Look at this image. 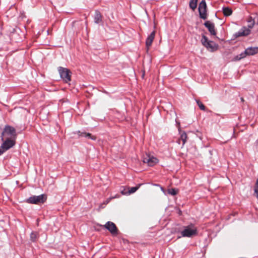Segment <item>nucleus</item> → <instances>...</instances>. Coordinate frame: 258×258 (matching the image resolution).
<instances>
[{
	"label": "nucleus",
	"mask_w": 258,
	"mask_h": 258,
	"mask_svg": "<svg viewBox=\"0 0 258 258\" xmlns=\"http://www.w3.org/2000/svg\"><path fill=\"white\" fill-rule=\"evenodd\" d=\"M2 140L5 139H13L15 140L17 138V133L15 128L9 125H6L1 135Z\"/></svg>",
	"instance_id": "nucleus-1"
},
{
	"label": "nucleus",
	"mask_w": 258,
	"mask_h": 258,
	"mask_svg": "<svg viewBox=\"0 0 258 258\" xmlns=\"http://www.w3.org/2000/svg\"><path fill=\"white\" fill-rule=\"evenodd\" d=\"M201 42L205 47L212 52L217 50L219 46L217 44L213 41L209 40L207 37L204 35H202Z\"/></svg>",
	"instance_id": "nucleus-2"
},
{
	"label": "nucleus",
	"mask_w": 258,
	"mask_h": 258,
	"mask_svg": "<svg viewBox=\"0 0 258 258\" xmlns=\"http://www.w3.org/2000/svg\"><path fill=\"white\" fill-rule=\"evenodd\" d=\"M47 197L45 194L36 196H33L26 200V202L31 204H43L47 200Z\"/></svg>",
	"instance_id": "nucleus-3"
},
{
	"label": "nucleus",
	"mask_w": 258,
	"mask_h": 258,
	"mask_svg": "<svg viewBox=\"0 0 258 258\" xmlns=\"http://www.w3.org/2000/svg\"><path fill=\"white\" fill-rule=\"evenodd\" d=\"M58 71L60 75V78L66 82L68 83L71 80L72 73L70 70L59 67L58 68Z\"/></svg>",
	"instance_id": "nucleus-4"
},
{
	"label": "nucleus",
	"mask_w": 258,
	"mask_h": 258,
	"mask_svg": "<svg viewBox=\"0 0 258 258\" xmlns=\"http://www.w3.org/2000/svg\"><path fill=\"white\" fill-rule=\"evenodd\" d=\"M181 233L183 237H192L197 234V229L194 225L191 224L184 227Z\"/></svg>",
	"instance_id": "nucleus-5"
},
{
	"label": "nucleus",
	"mask_w": 258,
	"mask_h": 258,
	"mask_svg": "<svg viewBox=\"0 0 258 258\" xmlns=\"http://www.w3.org/2000/svg\"><path fill=\"white\" fill-rule=\"evenodd\" d=\"M4 142L0 147V155L7 150L13 147L16 144V141L13 139H5Z\"/></svg>",
	"instance_id": "nucleus-6"
},
{
	"label": "nucleus",
	"mask_w": 258,
	"mask_h": 258,
	"mask_svg": "<svg viewBox=\"0 0 258 258\" xmlns=\"http://www.w3.org/2000/svg\"><path fill=\"white\" fill-rule=\"evenodd\" d=\"M199 12L200 17L204 20H206L207 18V4L205 0H203L199 6Z\"/></svg>",
	"instance_id": "nucleus-7"
},
{
	"label": "nucleus",
	"mask_w": 258,
	"mask_h": 258,
	"mask_svg": "<svg viewBox=\"0 0 258 258\" xmlns=\"http://www.w3.org/2000/svg\"><path fill=\"white\" fill-rule=\"evenodd\" d=\"M104 228L107 229L112 235H117L118 233V229L115 224L112 222L108 221L103 226Z\"/></svg>",
	"instance_id": "nucleus-8"
},
{
	"label": "nucleus",
	"mask_w": 258,
	"mask_h": 258,
	"mask_svg": "<svg viewBox=\"0 0 258 258\" xmlns=\"http://www.w3.org/2000/svg\"><path fill=\"white\" fill-rule=\"evenodd\" d=\"M204 25L208 29L211 35L215 36L217 34L216 30L214 23L210 21H206L204 23Z\"/></svg>",
	"instance_id": "nucleus-9"
},
{
	"label": "nucleus",
	"mask_w": 258,
	"mask_h": 258,
	"mask_svg": "<svg viewBox=\"0 0 258 258\" xmlns=\"http://www.w3.org/2000/svg\"><path fill=\"white\" fill-rule=\"evenodd\" d=\"M250 30L247 29L245 27H243L239 31L235 33L233 36L236 38L241 36H247L250 33Z\"/></svg>",
	"instance_id": "nucleus-10"
},
{
	"label": "nucleus",
	"mask_w": 258,
	"mask_h": 258,
	"mask_svg": "<svg viewBox=\"0 0 258 258\" xmlns=\"http://www.w3.org/2000/svg\"><path fill=\"white\" fill-rule=\"evenodd\" d=\"M155 31H153L147 37L146 41V45L148 49H149V47L151 46L152 42L155 38Z\"/></svg>",
	"instance_id": "nucleus-11"
},
{
	"label": "nucleus",
	"mask_w": 258,
	"mask_h": 258,
	"mask_svg": "<svg viewBox=\"0 0 258 258\" xmlns=\"http://www.w3.org/2000/svg\"><path fill=\"white\" fill-rule=\"evenodd\" d=\"M245 50L247 55H253L258 53V47H249Z\"/></svg>",
	"instance_id": "nucleus-12"
},
{
	"label": "nucleus",
	"mask_w": 258,
	"mask_h": 258,
	"mask_svg": "<svg viewBox=\"0 0 258 258\" xmlns=\"http://www.w3.org/2000/svg\"><path fill=\"white\" fill-rule=\"evenodd\" d=\"M102 16L98 10H96L94 15V22L96 24H100L102 22Z\"/></svg>",
	"instance_id": "nucleus-13"
},
{
	"label": "nucleus",
	"mask_w": 258,
	"mask_h": 258,
	"mask_svg": "<svg viewBox=\"0 0 258 258\" xmlns=\"http://www.w3.org/2000/svg\"><path fill=\"white\" fill-rule=\"evenodd\" d=\"M77 134L79 137H84L85 138H88L91 139L92 140H96V137L95 136H92L90 133H87L86 132H81L80 131L77 132Z\"/></svg>",
	"instance_id": "nucleus-14"
},
{
	"label": "nucleus",
	"mask_w": 258,
	"mask_h": 258,
	"mask_svg": "<svg viewBox=\"0 0 258 258\" xmlns=\"http://www.w3.org/2000/svg\"><path fill=\"white\" fill-rule=\"evenodd\" d=\"M222 11L223 15L226 17L230 16L232 13V10L228 7H223Z\"/></svg>",
	"instance_id": "nucleus-15"
},
{
	"label": "nucleus",
	"mask_w": 258,
	"mask_h": 258,
	"mask_svg": "<svg viewBox=\"0 0 258 258\" xmlns=\"http://www.w3.org/2000/svg\"><path fill=\"white\" fill-rule=\"evenodd\" d=\"M198 0H190L189 3V8L194 11L197 7Z\"/></svg>",
	"instance_id": "nucleus-16"
},
{
	"label": "nucleus",
	"mask_w": 258,
	"mask_h": 258,
	"mask_svg": "<svg viewBox=\"0 0 258 258\" xmlns=\"http://www.w3.org/2000/svg\"><path fill=\"white\" fill-rule=\"evenodd\" d=\"M146 157H144L142 161H154V159L156 160V158H154L153 156H151L149 153H146Z\"/></svg>",
	"instance_id": "nucleus-17"
},
{
	"label": "nucleus",
	"mask_w": 258,
	"mask_h": 258,
	"mask_svg": "<svg viewBox=\"0 0 258 258\" xmlns=\"http://www.w3.org/2000/svg\"><path fill=\"white\" fill-rule=\"evenodd\" d=\"M142 185V184H138L137 186L135 187H127L128 189V194H133L135 192H136L140 187V186Z\"/></svg>",
	"instance_id": "nucleus-18"
},
{
	"label": "nucleus",
	"mask_w": 258,
	"mask_h": 258,
	"mask_svg": "<svg viewBox=\"0 0 258 258\" xmlns=\"http://www.w3.org/2000/svg\"><path fill=\"white\" fill-rule=\"evenodd\" d=\"M187 139V135L185 132H183L180 135V139L179 141H181L182 142V145H184Z\"/></svg>",
	"instance_id": "nucleus-19"
},
{
	"label": "nucleus",
	"mask_w": 258,
	"mask_h": 258,
	"mask_svg": "<svg viewBox=\"0 0 258 258\" xmlns=\"http://www.w3.org/2000/svg\"><path fill=\"white\" fill-rule=\"evenodd\" d=\"M247 22L248 23V25L247 26V27H248L247 29H249L250 30V29H251L253 27V26L255 24V21L251 17H250L248 19Z\"/></svg>",
	"instance_id": "nucleus-20"
},
{
	"label": "nucleus",
	"mask_w": 258,
	"mask_h": 258,
	"mask_svg": "<svg viewBox=\"0 0 258 258\" xmlns=\"http://www.w3.org/2000/svg\"><path fill=\"white\" fill-rule=\"evenodd\" d=\"M246 55H247V54L245 53V50H244V52H241V53L240 54H239V55H236V56L234 57V60H240L241 59H242V58H243L245 57Z\"/></svg>",
	"instance_id": "nucleus-21"
},
{
	"label": "nucleus",
	"mask_w": 258,
	"mask_h": 258,
	"mask_svg": "<svg viewBox=\"0 0 258 258\" xmlns=\"http://www.w3.org/2000/svg\"><path fill=\"white\" fill-rule=\"evenodd\" d=\"M196 102H197L198 105L199 106V108H200V109H201L202 110H203V111L206 110L205 106L202 103V102L200 100H199L198 99H196Z\"/></svg>",
	"instance_id": "nucleus-22"
},
{
	"label": "nucleus",
	"mask_w": 258,
	"mask_h": 258,
	"mask_svg": "<svg viewBox=\"0 0 258 258\" xmlns=\"http://www.w3.org/2000/svg\"><path fill=\"white\" fill-rule=\"evenodd\" d=\"M178 189H176L175 188H170L168 190V193L169 194H170L172 196H175L178 193Z\"/></svg>",
	"instance_id": "nucleus-23"
},
{
	"label": "nucleus",
	"mask_w": 258,
	"mask_h": 258,
	"mask_svg": "<svg viewBox=\"0 0 258 258\" xmlns=\"http://www.w3.org/2000/svg\"><path fill=\"white\" fill-rule=\"evenodd\" d=\"M31 240L32 241H35L38 238V234L36 232H32L30 235Z\"/></svg>",
	"instance_id": "nucleus-24"
},
{
	"label": "nucleus",
	"mask_w": 258,
	"mask_h": 258,
	"mask_svg": "<svg viewBox=\"0 0 258 258\" xmlns=\"http://www.w3.org/2000/svg\"><path fill=\"white\" fill-rule=\"evenodd\" d=\"M254 191L256 197L257 198V199H258V178L257 179L256 183L254 186Z\"/></svg>",
	"instance_id": "nucleus-25"
},
{
	"label": "nucleus",
	"mask_w": 258,
	"mask_h": 258,
	"mask_svg": "<svg viewBox=\"0 0 258 258\" xmlns=\"http://www.w3.org/2000/svg\"><path fill=\"white\" fill-rule=\"evenodd\" d=\"M156 162H143V165H146L148 166H154Z\"/></svg>",
	"instance_id": "nucleus-26"
},
{
	"label": "nucleus",
	"mask_w": 258,
	"mask_h": 258,
	"mask_svg": "<svg viewBox=\"0 0 258 258\" xmlns=\"http://www.w3.org/2000/svg\"><path fill=\"white\" fill-rule=\"evenodd\" d=\"M121 193L123 195L128 194V189H126L125 187H123V189L121 190Z\"/></svg>",
	"instance_id": "nucleus-27"
},
{
	"label": "nucleus",
	"mask_w": 258,
	"mask_h": 258,
	"mask_svg": "<svg viewBox=\"0 0 258 258\" xmlns=\"http://www.w3.org/2000/svg\"><path fill=\"white\" fill-rule=\"evenodd\" d=\"M208 154L210 155H212V151H208Z\"/></svg>",
	"instance_id": "nucleus-28"
},
{
	"label": "nucleus",
	"mask_w": 258,
	"mask_h": 258,
	"mask_svg": "<svg viewBox=\"0 0 258 258\" xmlns=\"http://www.w3.org/2000/svg\"><path fill=\"white\" fill-rule=\"evenodd\" d=\"M240 99H241V101L242 102H243V101H244V99H243V98L241 97Z\"/></svg>",
	"instance_id": "nucleus-29"
},
{
	"label": "nucleus",
	"mask_w": 258,
	"mask_h": 258,
	"mask_svg": "<svg viewBox=\"0 0 258 258\" xmlns=\"http://www.w3.org/2000/svg\"><path fill=\"white\" fill-rule=\"evenodd\" d=\"M144 74H143L142 78H144Z\"/></svg>",
	"instance_id": "nucleus-30"
},
{
	"label": "nucleus",
	"mask_w": 258,
	"mask_h": 258,
	"mask_svg": "<svg viewBox=\"0 0 258 258\" xmlns=\"http://www.w3.org/2000/svg\"><path fill=\"white\" fill-rule=\"evenodd\" d=\"M138 164H141V162H137Z\"/></svg>",
	"instance_id": "nucleus-31"
}]
</instances>
